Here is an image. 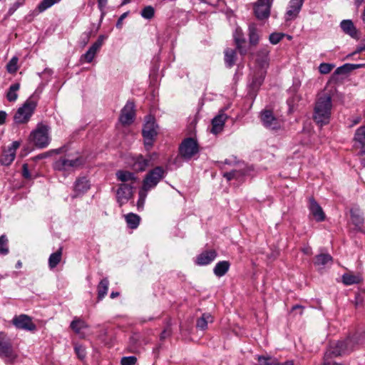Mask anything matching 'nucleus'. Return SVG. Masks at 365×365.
I'll use <instances>...</instances> for the list:
<instances>
[{"label":"nucleus","mask_w":365,"mask_h":365,"mask_svg":"<svg viewBox=\"0 0 365 365\" xmlns=\"http://www.w3.org/2000/svg\"><path fill=\"white\" fill-rule=\"evenodd\" d=\"M171 325H172L171 319L170 318L167 319L166 327L164 328V329L162 331V332L160 335V339L161 341H163L171 336V334H172Z\"/></svg>","instance_id":"obj_45"},{"label":"nucleus","mask_w":365,"mask_h":365,"mask_svg":"<svg viewBox=\"0 0 365 365\" xmlns=\"http://www.w3.org/2000/svg\"><path fill=\"white\" fill-rule=\"evenodd\" d=\"M364 66V64H351L345 63L341 66L338 67L334 72L332 77L334 78L337 75H346L354 69L359 68Z\"/></svg>","instance_id":"obj_28"},{"label":"nucleus","mask_w":365,"mask_h":365,"mask_svg":"<svg viewBox=\"0 0 365 365\" xmlns=\"http://www.w3.org/2000/svg\"><path fill=\"white\" fill-rule=\"evenodd\" d=\"M334 65L327 63H322L319 66V71L322 74H327L331 71Z\"/></svg>","instance_id":"obj_51"},{"label":"nucleus","mask_w":365,"mask_h":365,"mask_svg":"<svg viewBox=\"0 0 365 365\" xmlns=\"http://www.w3.org/2000/svg\"><path fill=\"white\" fill-rule=\"evenodd\" d=\"M38 101V95L33 93L16 110L14 116V122L17 124L28 123L37 107Z\"/></svg>","instance_id":"obj_2"},{"label":"nucleus","mask_w":365,"mask_h":365,"mask_svg":"<svg viewBox=\"0 0 365 365\" xmlns=\"http://www.w3.org/2000/svg\"><path fill=\"white\" fill-rule=\"evenodd\" d=\"M237 49L227 48L225 51L224 61L227 68H232L235 65L237 61Z\"/></svg>","instance_id":"obj_27"},{"label":"nucleus","mask_w":365,"mask_h":365,"mask_svg":"<svg viewBox=\"0 0 365 365\" xmlns=\"http://www.w3.org/2000/svg\"><path fill=\"white\" fill-rule=\"evenodd\" d=\"M213 322V317L209 314V313H204L200 317L197 319L196 322V327L197 328L205 330L207 328L208 323H212Z\"/></svg>","instance_id":"obj_34"},{"label":"nucleus","mask_w":365,"mask_h":365,"mask_svg":"<svg viewBox=\"0 0 365 365\" xmlns=\"http://www.w3.org/2000/svg\"><path fill=\"white\" fill-rule=\"evenodd\" d=\"M106 38V37L104 35H100L98 39L92 44V46L88 48L86 53L83 54L81 56L80 61L82 63L92 62L97 52L100 50L101 47L102 46Z\"/></svg>","instance_id":"obj_16"},{"label":"nucleus","mask_w":365,"mask_h":365,"mask_svg":"<svg viewBox=\"0 0 365 365\" xmlns=\"http://www.w3.org/2000/svg\"><path fill=\"white\" fill-rule=\"evenodd\" d=\"M304 0H290L284 14L286 22L296 19L302 8Z\"/></svg>","instance_id":"obj_17"},{"label":"nucleus","mask_w":365,"mask_h":365,"mask_svg":"<svg viewBox=\"0 0 365 365\" xmlns=\"http://www.w3.org/2000/svg\"><path fill=\"white\" fill-rule=\"evenodd\" d=\"M278 365H294V361L292 360H288L284 363H280L278 361Z\"/></svg>","instance_id":"obj_63"},{"label":"nucleus","mask_w":365,"mask_h":365,"mask_svg":"<svg viewBox=\"0 0 365 365\" xmlns=\"http://www.w3.org/2000/svg\"><path fill=\"white\" fill-rule=\"evenodd\" d=\"M91 187V184L88 178L85 176L78 177L74 182L72 195V198L83 195Z\"/></svg>","instance_id":"obj_18"},{"label":"nucleus","mask_w":365,"mask_h":365,"mask_svg":"<svg viewBox=\"0 0 365 365\" xmlns=\"http://www.w3.org/2000/svg\"><path fill=\"white\" fill-rule=\"evenodd\" d=\"M8 238L5 235L0 236V255H6L9 252L8 247Z\"/></svg>","instance_id":"obj_44"},{"label":"nucleus","mask_w":365,"mask_h":365,"mask_svg":"<svg viewBox=\"0 0 365 365\" xmlns=\"http://www.w3.org/2000/svg\"><path fill=\"white\" fill-rule=\"evenodd\" d=\"M133 101H127L124 107L120 110L119 121L123 125H131L135 118V109Z\"/></svg>","instance_id":"obj_11"},{"label":"nucleus","mask_w":365,"mask_h":365,"mask_svg":"<svg viewBox=\"0 0 365 365\" xmlns=\"http://www.w3.org/2000/svg\"><path fill=\"white\" fill-rule=\"evenodd\" d=\"M109 280L107 277L102 279L97 286L98 301H101L108 293Z\"/></svg>","instance_id":"obj_30"},{"label":"nucleus","mask_w":365,"mask_h":365,"mask_svg":"<svg viewBox=\"0 0 365 365\" xmlns=\"http://www.w3.org/2000/svg\"><path fill=\"white\" fill-rule=\"evenodd\" d=\"M259 118L262 125L267 129L279 130L282 128V122L277 118L272 110L264 109L259 113Z\"/></svg>","instance_id":"obj_9"},{"label":"nucleus","mask_w":365,"mask_h":365,"mask_svg":"<svg viewBox=\"0 0 365 365\" xmlns=\"http://www.w3.org/2000/svg\"><path fill=\"white\" fill-rule=\"evenodd\" d=\"M88 327V324L81 318L75 317L70 324V328L76 333L79 334L81 331Z\"/></svg>","instance_id":"obj_31"},{"label":"nucleus","mask_w":365,"mask_h":365,"mask_svg":"<svg viewBox=\"0 0 365 365\" xmlns=\"http://www.w3.org/2000/svg\"><path fill=\"white\" fill-rule=\"evenodd\" d=\"M84 163L85 160L82 156H78L74 159L61 157L54 163L53 168L58 171H68L71 169L79 168Z\"/></svg>","instance_id":"obj_8"},{"label":"nucleus","mask_w":365,"mask_h":365,"mask_svg":"<svg viewBox=\"0 0 365 365\" xmlns=\"http://www.w3.org/2000/svg\"><path fill=\"white\" fill-rule=\"evenodd\" d=\"M97 1H98V9L101 11H103L107 4L108 0H97Z\"/></svg>","instance_id":"obj_59"},{"label":"nucleus","mask_w":365,"mask_h":365,"mask_svg":"<svg viewBox=\"0 0 365 365\" xmlns=\"http://www.w3.org/2000/svg\"><path fill=\"white\" fill-rule=\"evenodd\" d=\"M26 0H16L13 4L9 7L7 16H11L20 6H23L25 4Z\"/></svg>","instance_id":"obj_50"},{"label":"nucleus","mask_w":365,"mask_h":365,"mask_svg":"<svg viewBox=\"0 0 365 365\" xmlns=\"http://www.w3.org/2000/svg\"><path fill=\"white\" fill-rule=\"evenodd\" d=\"M19 58L16 56H14L7 63L6 69L7 71L10 73H14L18 71V63Z\"/></svg>","instance_id":"obj_47"},{"label":"nucleus","mask_w":365,"mask_h":365,"mask_svg":"<svg viewBox=\"0 0 365 365\" xmlns=\"http://www.w3.org/2000/svg\"><path fill=\"white\" fill-rule=\"evenodd\" d=\"M200 152L197 140L192 137L185 138L179 145V155L184 160H190Z\"/></svg>","instance_id":"obj_4"},{"label":"nucleus","mask_w":365,"mask_h":365,"mask_svg":"<svg viewBox=\"0 0 365 365\" xmlns=\"http://www.w3.org/2000/svg\"><path fill=\"white\" fill-rule=\"evenodd\" d=\"M233 39L236 45V49L239 51L241 56H245L247 49L243 46L245 43L246 39L244 33L240 27H237L233 33Z\"/></svg>","instance_id":"obj_23"},{"label":"nucleus","mask_w":365,"mask_h":365,"mask_svg":"<svg viewBox=\"0 0 365 365\" xmlns=\"http://www.w3.org/2000/svg\"><path fill=\"white\" fill-rule=\"evenodd\" d=\"M365 0H354V4L356 8H359Z\"/></svg>","instance_id":"obj_64"},{"label":"nucleus","mask_w":365,"mask_h":365,"mask_svg":"<svg viewBox=\"0 0 365 365\" xmlns=\"http://www.w3.org/2000/svg\"><path fill=\"white\" fill-rule=\"evenodd\" d=\"M61 0H42L37 6L36 10L33 11V14L37 15L40 13H43L55 4L58 3Z\"/></svg>","instance_id":"obj_36"},{"label":"nucleus","mask_w":365,"mask_h":365,"mask_svg":"<svg viewBox=\"0 0 365 365\" xmlns=\"http://www.w3.org/2000/svg\"><path fill=\"white\" fill-rule=\"evenodd\" d=\"M63 248L60 247L56 252L52 253L48 257V267L54 269L60 263L62 259Z\"/></svg>","instance_id":"obj_33"},{"label":"nucleus","mask_w":365,"mask_h":365,"mask_svg":"<svg viewBox=\"0 0 365 365\" xmlns=\"http://www.w3.org/2000/svg\"><path fill=\"white\" fill-rule=\"evenodd\" d=\"M227 115L224 113H220L216 115L212 120L211 132L214 134L220 133L224 127Z\"/></svg>","instance_id":"obj_25"},{"label":"nucleus","mask_w":365,"mask_h":365,"mask_svg":"<svg viewBox=\"0 0 365 365\" xmlns=\"http://www.w3.org/2000/svg\"><path fill=\"white\" fill-rule=\"evenodd\" d=\"M308 208L310 211V213L312 215L314 219L317 222L324 221L326 218V215L323 211L322 207L316 201L314 197H310L309 198Z\"/></svg>","instance_id":"obj_21"},{"label":"nucleus","mask_w":365,"mask_h":365,"mask_svg":"<svg viewBox=\"0 0 365 365\" xmlns=\"http://www.w3.org/2000/svg\"><path fill=\"white\" fill-rule=\"evenodd\" d=\"M245 175V172L242 170H232L230 172H225L223 173V177L226 178L227 181L232 180H240Z\"/></svg>","instance_id":"obj_41"},{"label":"nucleus","mask_w":365,"mask_h":365,"mask_svg":"<svg viewBox=\"0 0 365 365\" xmlns=\"http://www.w3.org/2000/svg\"><path fill=\"white\" fill-rule=\"evenodd\" d=\"M304 309V307L299 305V304H296L292 307V308L291 309V312L292 313L296 312V314L299 313V315H302L303 314Z\"/></svg>","instance_id":"obj_56"},{"label":"nucleus","mask_w":365,"mask_h":365,"mask_svg":"<svg viewBox=\"0 0 365 365\" xmlns=\"http://www.w3.org/2000/svg\"><path fill=\"white\" fill-rule=\"evenodd\" d=\"M332 108V97L330 93H322L318 96L313 113L314 121L319 126L330 122Z\"/></svg>","instance_id":"obj_1"},{"label":"nucleus","mask_w":365,"mask_h":365,"mask_svg":"<svg viewBox=\"0 0 365 365\" xmlns=\"http://www.w3.org/2000/svg\"><path fill=\"white\" fill-rule=\"evenodd\" d=\"M91 31L85 32L83 34L82 38L83 40L84 45H86L88 42L90 37H91Z\"/></svg>","instance_id":"obj_60"},{"label":"nucleus","mask_w":365,"mask_h":365,"mask_svg":"<svg viewBox=\"0 0 365 365\" xmlns=\"http://www.w3.org/2000/svg\"><path fill=\"white\" fill-rule=\"evenodd\" d=\"M6 116L7 114L5 111L0 110V125L5 123Z\"/></svg>","instance_id":"obj_61"},{"label":"nucleus","mask_w":365,"mask_h":365,"mask_svg":"<svg viewBox=\"0 0 365 365\" xmlns=\"http://www.w3.org/2000/svg\"><path fill=\"white\" fill-rule=\"evenodd\" d=\"M140 15L145 19H151L155 16V9L152 6H146L140 11Z\"/></svg>","instance_id":"obj_46"},{"label":"nucleus","mask_w":365,"mask_h":365,"mask_svg":"<svg viewBox=\"0 0 365 365\" xmlns=\"http://www.w3.org/2000/svg\"><path fill=\"white\" fill-rule=\"evenodd\" d=\"M134 185L127 183H120L115 192L116 201L120 207L128 202L133 197Z\"/></svg>","instance_id":"obj_13"},{"label":"nucleus","mask_w":365,"mask_h":365,"mask_svg":"<svg viewBox=\"0 0 365 365\" xmlns=\"http://www.w3.org/2000/svg\"><path fill=\"white\" fill-rule=\"evenodd\" d=\"M340 27L346 34L354 39H359V31L351 20H343L340 24Z\"/></svg>","instance_id":"obj_24"},{"label":"nucleus","mask_w":365,"mask_h":365,"mask_svg":"<svg viewBox=\"0 0 365 365\" xmlns=\"http://www.w3.org/2000/svg\"><path fill=\"white\" fill-rule=\"evenodd\" d=\"M129 11L123 13L118 19L116 23L117 28H121L123 24V21L128 16Z\"/></svg>","instance_id":"obj_57"},{"label":"nucleus","mask_w":365,"mask_h":365,"mask_svg":"<svg viewBox=\"0 0 365 365\" xmlns=\"http://www.w3.org/2000/svg\"><path fill=\"white\" fill-rule=\"evenodd\" d=\"M249 42L251 46H256L259 43V36L257 34V29L254 25H250L248 28Z\"/></svg>","instance_id":"obj_40"},{"label":"nucleus","mask_w":365,"mask_h":365,"mask_svg":"<svg viewBox=\"0 0 365 365\" xmlns=\"http://www.w3.org/2000/svg\"><path fill=\"white\" fill-rule=\"evenodd\" d=\"M285 36V34L284 33H272L269 36V42L273 44H277L279 42L282 41V39Z\"/></svg>","instance_id":"obj_48"},{"label":"nucleus","mask_w":365,"mask_h":365,"mask_svg":"<svg viewBox=\"0 0 365 365\" xmlns=\"http://www.w3.org/2000/svg\"><path fill=\"white\" fill-rule=\"evenodd\" d=\"M115 175L117 180L123 183L129 182L128 184L134 185L137 180V177L135 174L128 170H119L116 172Z\"/></svg>","instance_id":"obj_26"},{"label":"nucleus","mask_w":365,"mask_h":365,"mask_svg":"<svg viewBox=\"0 0 365 365\" xmlns=\"http://www.w3.org/2000/svg\"><path fill=\"white\" fill-rule=\"evenodd\" d=\"M354 140L360 143L362 147L365 146V125H362L356 129Z\"/></svg>","instance_id":"obj_42"},{"label":"nucleus","mask_w":365,"mask_h":365,"mask_svg":"<svg viewBox=\"0 0 365 365\" xmlns=\"http://www.w3.org/2000/svg\"><path fill=\"white\" fill-rule=\"evenodd\" d=\"M49 130L50 127L48 125L38 123L36 128L31 133V140L38 148H46L50 143Z\"/></svg>","instance_id":"obj_5"},{"label":"nucleus","mask_w":365,"mask_h":365,"mask_svg":"<svg viewBox=\"0 0 365 365\" xmlns=\"http://www.w3.org/2000/svg\"><path fill=\"white\" fill-rule=\"evenodd\" d=\"M271 0H257L254 6L256 18L259 20L267 19L270 15Z\"/></svg>","instance_id":"obj_15"},{"label":"nucleus","mask_w":365,"mask_h":365,"mask_svg":"<svg viewBox=\"0 0 365 365\" xmlns=\"http://www.w3.org/2000/svg\"><path fill=\"white\" fill-rule=\"evenodd\" d=\"M361 164L363 165V167H365V148L361 150L360 153H359Z\"/></svg>","instance_id":"obj_58"},{"label":"nucleus","mask_w":365,"mask_h":365,"mask_svg":"<svg viewBox=\"0 0 365 365\" xmlns=\"http://www.w3.org/2000/svg\"><path fill=\"white\" fill-rule=\"evenodd\" d=\"M361 282L362 278L360 275H355L351 273H345L342 275V282L345 285L360 284Z\"/></svg>","instance_id":"obj_37"},{"label":"nucleus","mask_w":365,"mask_h":365,"mask_svg":"<svg viewBox=\"0 0 365 365\" xmlns=\"http://www.w3.org/2000/svg\"><path fill=\"white\" fill-rule=\"evenodd\" d=\"M19 146V141H14L7 150L3 151L0 158V163L2 165L9 166L12 163L16 157V151Z\"/></svg>","instance_id":"obj_19"},{"label":"nucleus","mask_w":365,"mask_h":365,"mask_svg":"<svg viewBox=\"0 0 365 365\" xmlns=\"http://www.w3.org/2000/svg\"><path fill=\"white\" fill-rule=\"evenodd\" d=\"M137 362V358L135 356H123L121 358V365H135Z\"/></svg>","instance_id":"obj_52"},{"label":"nucleus","mask_w":365,"mask_h":365,"mask_svg":"<svg viewBox=\"0 0 365 365\" xmlns=\"http://www.w3.org/2000/svg\"><path fill=\"white\" fill-rule=\"evenodd\" d=\"M157 157L156 153H149L145 156L139 154L132 158L131 168L135 172H143L149 166L153 165L151 161Z\"/></svg>","instance_id":"obj_10"},{"label":"nucleus","mask_w":365,"mask_h":365,"mask_svg":"<svg viewBox=\"0 0 365 365\" xmlns=\"http://www.w3.org/2000/svg\"><path fill=\"white\" fill-rule=\"evenodd\" d=\"M148 191V190H143V188L139 191V198L137 202V207L138 210H140L143 208Z\"/></svg>","instance_id":"obj_49"},{"label":"nucleus","mask_w":365,"mask_h":365,"mask_svg":"<svg viewBox=\"0 0 365 365\" xmlns=\"http://www.w3.org/2000/svg\"><path fill=\"white\" fill-rule=\"evenodd\" d=\"M0 357L6 359L8 361H14L17 357L11 339L4 331H0Z\"/></svg>","instance_id":"obj_7"},{"label":"nucleus","mask_w":365,"mask_h":365,"mask_svg":"<svg viewBox=\"0 0 365 365\" xmlns=\"http://www.w3.org/2000/svg\"><path fill=\"white\" fill-rule=\"evenodd\" d=\"M158 128L155 118L152 115H148L142 130L144 146L147 151H149L153 146L158 135Z\"/></svg>","instance_id":"obj_3"},{"label":"nucleus","mask_w":365,"mask_h":365,"mask_svg":"<svg viewBox=\"0 0 365 365\" xmlns=\"http://www.w3.org/2000/svg\"><path fill=\"white\" fill-rule=\"evenodd\" d=\"M127 225L130 229H136L140 221V217L137 214L133 212L128 213L125 216Z\"/></svg>","instance_id":"obj_38"},{"label":"nucleus","mask_w":365,"mask_h":365,"mask_svg":"<svg viewBox=\"0 0 365 365\" xmlns=\"http://www.w3.org/2000/svg\"><path fill=\"white\" fill-rule=\"evenodd\" d=\"M264 80V75L261 73H255L249 84L248 95L253 99L257 96V92Z\"/></svg>","instance_id":"obj_22"},{"label":"nucleus","mask_w":365,"mask_h":365,"mask_svg":"<svg viewBox=\"0 0 365 365\" xmlns=\"http://www.w3.org/2000/svg\"><path fill=\"white\" fill-rule=\"evenodd\" d=\"M22 176L26 180H31L32 178L27 163H24L22 165Z\"/></svg>","instance_id":"obj_53"},{"label":"nucleus","mask_w":365,"mask_h":365,"mask_svg":"<svg viewBox=\"0 0 365 365\" xmlns=\"http://www.w3.org/2000/svg\"><path fill=\"white\" fill-rule=\"evenodd\" d=\"M75 352L81 360H83L86 357L85 349L81 346H76Z\"/></svg>","instance_id":"obj_54"},{"label":"nucleus","mask_w":365,"mask_h":365,"mask_svg":"<svg viewBox=\"0 0 365 365\" xmlns=\"http://www.w3.org/2000/svg\"><path fill=\"white\" fill-rule=\"evenodd\" d=\"M165 170L161 166L150 170L143 180V190H150L154 188L165 178Z\"/></svg>","instance_id":"obj_6"},{"label":"nucleus","mask_w":365,"mask_h":365,"mask_svg":"<svg viewBox=\"0 0 365 365\" xmlns=\"http://www.w3.org/2000/svg\"><path fill=\"white\" fill-rule=\"evenodd\" d=\"M351 220L352 223L358 228H361L364 222V219L358 209H351Z\"/></svg>","instance_id":"obj_35"},{"label":"nucleus","mask_w":365,"mask_h":365,"mask_svg":"<svg viewBox=\"0 0 365 365\" xmlns=\"http://www.w3.org/2000/svg\"><path fill=\"white\" fill-rule=\"evenodd\" d=\"M11 322L18 329H23L29 331H34L36 330V326L32 322V318L24 314L15 316Z\"/></svg>","instance_id":"obj_14"},{"label":"nucleus","mask_w":365,"mask_h":365,"mask_svg":"<svg viewBox=\"0 0 365 365\" xmlns=\"http://www.w3.org/2000/svg\"><path fill=\"white\" fill-rule=\"evenodd\" d=\"M230 267V263L229 261L223 260L217 262L214 269L213 272L215 276L221 277L228 272Z\"/></svg>","instance_id":"obj_29"},{"label":"nucleus","mask_w":365,"mask_h":365,"mask_svg":"<svg viewBox=\"0 0 365 365\" xmlns=\"http://www.w3.org/2000/svg\"><path fill=\"white\" fill-rule=\"evenodd\" d=\"M363 51H365V38L361 41V43L356 47V50L348 56H352Z\"/></svg>","instance_id":"obj_55"},{"label":"nucleus","mask_w":365,"mask_h":365,"mask_svg":"<svg viewBox=\"0 0 365 365\" xmlns=\"http://www.w3.org/2000/svg\"><path fill=\"white\" fill-rule=\"evenodd\" d=\"M333 257L329 254H319L315 256L314 264L322 267L329 263H332Z\"/></svg>","instance_id":"obj_32"},{"label":"nucleus","mask_w":365,"mask_h":365,"mask_svg":"<svg viewBox=\"0 0 365 365\" xmlns=\"http://www.w3.org/2000/svg\"><path fill=\"white\" fill-rule=\"evenodd\" d=\"M257 361L260 365H278V360L271 356H258Z\"/></svg>","instance_id":"obj_43"},{"label":"nucleus","mask_w":365,"mask_h":365,"mask_svg":"<svg viewBox=\"0 0 365 365\" xmlns=\"http://www.w3.org/2000/svg\"><path fill=\"white\" fill-rule=\"evenodd\" d=\"M20 88V83H15L10 86L7 93H6V99L9 102H14L17 100L18 93L17 91Z\"/></svg>","instance_id":"obj_39"},{"label":"nucleus","mask_w":365,"mask_h":365,"mask_svg":"<svg viewBox=\"0 0 365 365\" xmlns=\"http://www.w3.org/2000/svg\"><path fill=\"white\" fill-rule=\"evenodd\" d=\"M200 2L207 4H215L218 2V0H200Z\"/></svg>","instance_id":"obj_62"},{"label":"nucleus","mask_w":365,"mask_h":365,"mask_svg":"<svg viewBox=\"0 0 365 365\" xmlns=\"http://www.w3.org/2000/svg\"><path fill=\"white\" fill-rule=\"evenodd\" d=\"M217 257V252L215 250H205L195 257L194 262L198 266H205L213 262Z\"/></svg>","instance_id":"obj_20"},{"label":"nucleus","mask_w":365,"mask_h":365,"mask_svg":"<svg viewBox=\"0 0 365 365\" xmlns=\"http://www.w3.org/2000/svg\"><path fill=\"white\" fill-rule=\"evenodd\" d=\"M351 340L347 339L345 341H338L337 342L329 346V348L327 349L326 353L324 354V365H327L326 361L332 356H338L344 354L348 348V345L349 344Z\"/></svg>","instance_id":"obj_12"}]
</instances>
